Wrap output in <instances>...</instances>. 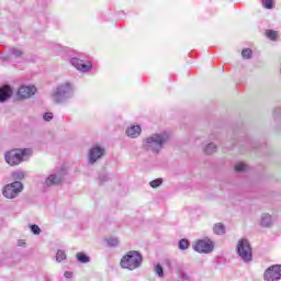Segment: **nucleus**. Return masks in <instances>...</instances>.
Masks as SVG:
<instances>
[{
	"mask_svg": "<svg viewBox=\"0 0 281 281\" xmlns=\"http://www.w3.org/2000/svg\"><path fill=\"white\" fill-rule=\"evenodd\" d=\"M142 254L136 250H130L124 255L120 261L122 269H128V271H135L142 266Z\"/></svg>",
	"mask_w": 281,
	"mask_h": 281,
	"instance_id": "nucleus-1",
	"label": "nucleus"
},
{
	"mask_svg": "<svg viewBox=\"0 0 281 281\" xmlns=\"http://www.w3.org/2000/svg\"><path fill=\"white\" fill-rule=\"evenodd\" d=\"M32 150L30 148L24 149H11L4 154V159L9 166H19L25 161V157H30Z\"/></svg>",
	"mask_w": 281,
	"mask_h": 281,
	"instance_id": "nucleus-2",
	"label": "nucleus"
},
{
	"mask_svg": "<svg viewBox=\"0 0 281 281\" xmlns=\"http://www.w3.org/2000/svg\"><path fill=\"white\" fill-rule=\"evenodd\" d=\"M168 139H170L168 133L154 134L153 136L146 138L145 148H147V150H151L153 153H159Z\"/></svg>",
	"mask_w": 281,
	"mask_h": 281,
	"instance_id": "nucleus-3",
	"label": "nucleus"
},
{
	"mask_svg": "<svg viewBox=\"0 0 281 281\" xmlns=\"http://www.w3.org/2000/svg\"><path fill=\"white\" fill-rule=\"evenodd\" d=\"M236 251L238 256L244 260V262H251V258H254V254L251 250V245L247 239H240L236 246Z\"/></svg>",
	"mask_w": 281,
	"mask_h": 281,
	"instance_id": "nucleus-4",
	"label": "nucleus"
},
{
	"mask_svg": "<svg viewBox=\"0 0 281 281\" xmlns=\"http://www.w3.org/2000/svg\"><path fill=\"white\" fill-rule=\"evenodd\" d=\"M20 192H23V183H21L20 181H15L7 184L3 188L2 194L5 199H16Z\"/></svg>",
	"mask_w": 281,
	"mask_h": 281,
	"instance_id": "nucleus-5",
	"label": "nucleus"
},
{
	"mask_svg": "<svg viewBox=\"0 0 281 281\" xmlns=\"http://www.w3.org/2000/svg\"><path fill=\"white\" fill-rule=\"evenodd\" d=\"M198 254H212L214 251V241L211 239H199L193 245Z\"/></svg>",
	"mask_w": 281,
	"mask_h": 281,
	"instance_id": "nucleus-6",
	"label": "nucleus"
},
{
	"mask_svg": "<svg viewBox=\"0 0 281 281\" xmlns=\"http://www.w3.org/2000/svg\"><path fill=\"white\" fill-rule=\"evenodd\" d=\"M72 88L70 83H64L59 86L53 94L54 102H60L63 98L71 93Z\"/></svg>",
	"mask_w": 281,
	"mask_h": 281,
	"instance_id": "nucleus-7",
	"label": "nucleus"
},
{
	"mask_svg": "<svg viewBox=\"0 0 281 281\" xmlns=\"http://www.w3.org/2000/svg\"><path fill=\"white\" fill-rule=\"evenodd\" d=\"M266 281H278L281 279V266L269 267L263 274Z\"/></svg>",
	"mask_w": 281,
	"mask_h": 281,
	"instance_id": "nucleus-8",
	"label": "nucleus"
},
{
	"mask_svg": "<svg viewBox=\"0 0 281 281\" xmlns=\"http://www.w3.org/2000/svg\"><path fill=\"white\" fill-rule=\"evenodd\" d=\"M70 63L72 67H76L78 71H82L83 74L87 71H91L93 67V64H91V61H87L86 64H82V60L79 58H72Z\"/></svg>",
	"mask_w": 281,
	"mask_h": 281,
	"instance_id": "nucleus-9",
	"label": "nucleus"
},
{
	"mask_svg": "<svg viewBox=\"0 0 281 281\" xmlns=\"http://www.w3.org/2000/svg\"><path fill=\"white\" fill-rule=\"evenodd\" d=\"M36 93V87H26L21 86L18 90V97L20 100H27V98H32Z\"/></svg>",
	"mask_w": 281,
	"mask_h": 281,
	"instance_id": "nucleus-10",
	"label": "nucleus"
},
{
	"mask_svg": "<svg viewBox=\"0 0 281 281\" xmlns=\"http://www.w3.org/2000/svg\"><path fill=\"white\" fill-rule=\"evenodd\" d=\"M104 155V148L100 146H94L89 150V161L90 164H95Z\"/></svg>",
	"mask_w": 281,
	"mask_h": 281,
	"instance_id": "nucleus-11",
	"label": "nucleus"
},
{
	"mask_svg": "<svg viewBox=\"0 0 281 281\" xmlns=\"http://www.w3.org/2000/svg\"><path fill=\"white\" fill-rule=\"evenodd\" d=\"M12 97V88L10 86H4L0 88V102H5V100Z\"/></svg>",
	"mask_w": 281,
	"mask_h": 281,
	"instance_id": "nucleus-12",
	"label": "nucleus"
},
{
	"mask_svg": "<svg viewBox=\"0 0 281 281\" xmlns=\"http://www.w3.org/2000/svg\"><path fill=\"white\" fill-rule=\"evenodd\" d=\"M142 133V127L139 125H133L126 130L127 137H139V134Z\"/></svg>",
	"mask_w": 281,
	"mask_h": 281,
	"instance_id": "nucleus-13",
	"label": "nucleus"
},
{
	"mask_svg": "<svg viewBox=\"0 0 281 281\" xmlns=\"http://www.w3.org/2000/svg\"><path fill=\"white\" fill-rule=\"evenodd\" d=\"M60 181H63L61 178L57 177L56 175H50L46 179L45 183L48 188H50V186H58Z\"/></svg>",
	"mask_w": 281,
	"mask_h": 281,
	"instance_id": "nucleus-14",
	"label": "nucleus"
},
{
	"mask_svg": "<svg viewBox=\"0 0 281 281\" xmlns=\"http://www.w3.org/2000/svg\"><path fill=\"white\" fill-rule=\"evenodd\" d=\"M213 232H214V234H217L218 236L225 234V225H223V223H216L213 226Z\"/></svg>",
	"mask_w": 281,
	"mask_h": 281,
	"instance_id": "nucleus-15",
	"label": "nucleus"
},
{
	"mask_svg": "<svg viewBox=\"0 0 281 281\" xmlns=\"http://www.w3.org/2000/svg\"><path fill=\"white\" fill-rule=\"evenodd\" d=\"M265 34L270 41H278V31L266 30Z\"/></svg>",
	"mask_w": 281,
	"mask_h": 281,
	"instance_id": "nucleus-16",
	"label": "nucleus"
},
{
	"mask_svg": "<svg viewBox=\"0 0 281 281\" xmlns=\"http://www.w3.org/2000/svg\"><path fill=\"white\" fill-rule=\"evenodd\" d=\"M78 262L87 263L89 262L90 258L85 252H78L77 255Z\"/></svg>",
	"mask_w": 281,
	"mask_h": 281,
	"instance_id": "nucleus-17",
	"label": "nucleus"
},
{
	"mask_svg": "<svg viewBox=\"0 0 281 281\" xmlns=\"http://www.w3.org/2000/svg\"><path fill=\"white\" fill-rule=\"evenodd\" d=\"M178 247L181 250H186L190 248V241L188 239H180L178 243Z\"/></svg>",
	"mask_w": 281,
	"mask_h": 281,
	"instance_id": "nucleus-18",
	"label": "nucleus"
},
{
	"mask_svg": "<svg viewBox=\"0 0 281 281\" xmlns=\"http://www.w3.org/2000/svg\"><path fill=\"white\" fill-rule=\"evenodd\" d=\"M261 225H262V227H270L271 226V216L270 215H265L261 218Z\"/></svg>",
	"mask_w": 281,
	"mask_h": 281,
	"instance_id": "nucleus-19",
	"label": "nucleus"
},
{
	"mask_svg": "<svg viewBox=\"0 0 281 281\" xmlns=\"http://www.w3.org/2000/svg\"><path fill=\"white\" fill-rule=\"evenodd\" d=\"M241 56L245 59H249V58H251V56H254V52H251V49H249V48H244L241 50Z\"/></svg>",
	"mask_w": 281,
	"mask_h": 281,
	"instance_id": "nucleus-20",
	"label": "nucleus"
},
{
	"mask_svg": "<svg viewBox=\"0 0 281 281\" xmlns=\"http://www.w3.org/2000/svg\"><path fill=\"white\" fill-rule=\"evenodd\" d=\"M216 153V147L214 144H209L205 148V154L206 155H214Z\"/></svg>",
	"mask_w": 281,
	"mask_h": 281,
	"instance_id": "nucleus-21",
	"label": "nucleus"
},
{
	"mask_svg": "<svg viewBox=\"0 0 281 281\" xmlns=\"http://www.w3.org/2000/svg\"><path fill=\"white\" fill-rule=\"evenodd\" d=\"M162 183H164V180L161 178H158V179L151 180L149 182V186L151 188H159V186H161Z\"/></svg>",
	"mask_w": 281,
	"mask_h": 281,
	"instance_id": "nucleus-22",
	"label": "nucleus"
},
{
	"mask_svg": "<svg viewBox=\"0 0 281 281\" xmlns=\"http://www.w3.org/2000/svg\"><path fill=\"white\" fill-rule=\"evenodd\" d=\"M67 255L63 250H58L56 255L57 262H63V260H66Z\"/></svg>",
	"mask_w": 281,
	"mask_h": 281,
	"instance_id": "nucleus-23",
	"label": "nucleus"
},
{
	"mask_svg": "<svg viewBox=\"0 0 281 281\" xmlns=\"http://www.w3.org/2000/svg\"><path fill=\"white\" fill-rule=\"evenodd\" d=\"M155 273L156 276H159V278H164V268L161 265L158 263L155 266Z\"/></svg>",
	"mask_w": 281,
	"mask_h": 281,
	"instance_id": "nucleus-24",
	"label": "nucleus"
},
{
	"mask_svg": "<svg viewBox=\"0 0 281 281\" xmlns=\"http://www.w3.org/2000/svg\"><path fill=\"white\" fill-rule=\"evenodd\" d=\"M262 7L266 10H271L273 8V0H262Z\"/></svg>",
	"mask_w": 281,
	"mask_h": 281,
	"instance_id": "nucleus-25",
	"label": "nucleus"
},
{
	"mask_svg": "<svg viewBox=\"0 0 281 281\" xmlns=\"http://www.w3.org/2000/svg\"><path fill=\"white\" fill-rule=\"evenodd\" d=\"M246 169H247V165L243 162L235 166V172H245Z\"/></svg>",
	"mask_w": 281,
	"mask_h": 281,
	"instance_id": "nucleus-26",
	"label": "nucleus"
},
{
	"mask_svg": "<svg viewBox=\"0 0 281 281\" xmlns=\"http://www.w3.org/2000/svg\"><path fill=\"white\" fill-rule=\"evenodd\" d=\"M31 232L35 235L41 234V227H38V225L34 224L31 226Z\"/></svg>",
	"mask_w": 281,
	"mask_h": 281,
	"instance_id": "nucleus-27",
	"label": "nucleus"
},
{
	"mask_svg": "<svg viewBox=\"0 0 281 281\" xmlns=\"http://www.w3.org/2000/svg\"><path fill=\"white\" fill-rule=\"evenodd\" d=\"M45 122H50V120H54V114L52 112H46L44 114Z\"/></svg>",
	"mask_w": 281,
	"mask_h": 281,
	"instance_id": "nucleus-28",
	"label": "nucleus"
},
{
	"mask_svg": "<svg viewBox=\"0 0 281 281\" xmlns=\"http://www.w3.org/2000/svg\"><path fill=\"white\" fill-rule=\"evenodd\" d=\"M23 177H25L23 175V172H15V173H13V179H23Z\"/></svg>",
	"mask_w": 281,
	"mask_h": 281,
	"instance_id": "nucleus-29",
	"label": "nucleus"
},
{
	"mask_svg": "<svg viewBox=\"0 0 281 281\" xmlns=\"http://www.w3.org/2000/svg\"><path fill=\"white\" fill-rule=\"evenodd\" d=\"M64 276H65V278H71L72 273L69 272V271H66V272L64 273Z\"/></svg>",
	"mask_w": 281,
	"mask_h": 281,
	"instance_id": "nucleus-30",
	"label": "nucleus"
},
{
	"mask_svg": "<svg viewBox=\"0 0 281 281\" xmlns=\"http://www.w3.org/2000/svg\"><path fill=\"white\" fill-rule=\"evenodd\" d=\"M18 245H19V247H23V245H25V241L19 240Z\"/></svg>",
	"mask_w": 281,
	"mask_h": 281,
	"instance_id": "nucleus-31",
	"label": "nucleus"
}]
</instances>
